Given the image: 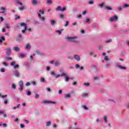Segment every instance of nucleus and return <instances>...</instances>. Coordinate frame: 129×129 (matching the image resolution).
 I'll use <instances>...</instances> for the list:
<instances>
[{
    "label": "nucleus",
    "instance_id": "f257e3e1",
    "mask_svg": "<svg viewBox=\"0 0 129 129\" xmlns=\"http://www.w3.org/2000/svg\"><path fill=\"white\" fill-rule=\"evenodd\" d=\"M19 25L21 27H24V29L22 30V33L23 34H24V33H26V31H27V24L25 23H20Z\"/></svg>",
    "mask_w": 129,
    "mask_h": 129
},
{
    "label": "nucleus",
    "instance_id": "f03ea898",
    "mask_svg": "<svg viewBox=\"0 0 129 129\" xmlns=\"http://www.w3.org/2000/svg\"><path fill=\"white\" fill-rule=\"evenodd\" d=\"M19 90H20V92H22L23 89H24V82H23V81H20L19 82Z\"/></svg>",
    "mask_w": 129,
    "mask_h": 129
},
{
    "label": "nucleus",
    "instance_id": "7ed1b4c3",
    "mask_svg": "<svg viewBox=\"0 0 129 129\" xmlns=\"http://www.w3.org/2000/svg\"><path fill=\"white\" fill-rule=\"evenodd\" d=\"M56 12H65V11H66V8L63 7V8H62L61 6H58L56 8Z\"/></svg>",
    "mask_w": 129,
    "mask_h": 129
},
{
    "label": "nucleus",
    "instance_id": "20e7f679",
    "mask_svg": "<svg viewBox=\"0 0 129 129\" xmlns=\"http://www.w3.org/2000/svg\"><path fill=\"white\" fill-rule=\"evenodd\" d=\"M117 20H118V17H117V16H114L109 19V21L110 22H114L115 21H117Z\"/></svg>",
    "mask_w": 129,
    "mask_h": 129
},
{
    "label": "nucleus",
    "instance_id": "39448f33",
    "mask_svg": "<svg viewBox=\"0 0 129 129\" xmlns=\"http://www.w3.org/2000/svg\"><path fill=\"white\" fill-rule=\"evenodd\" d=\"M6 54L8 56H10L12 54V50L10 48H7L6 49Z\"/></svg>",
    "mask_w": 129,
    "mask_h": 129
},
{
    "label": "nucleus",
    "instance_id": "423d86ee",
    "mask_svg": "<svg viewBox=\"0 0 129 129\" xmlns=\"http://www.w3.org/2000/svg\"><path fill=\"white\" fill-rule=\"evenodd\" d=\"M38 18H39L40 21H42V22H44L45 21V17H42V15H41V14L38 13Z\"/></svg>",
    "mask_w": 129,
    "mask_h": 129
},
{
    "label": "nucleus",
    "instance_id": "0eeeda50",
    "mask_svg": "<svg viewBox=\"0 0 129 129\" xmlns=\"http://www.w3.org/2000/svg\"><path fill=\"white\" fill-rule=\"evenodd\" d=\"M116 67L117 68H119V69H121L122 70H126V67H122L121 65H117Z\"/></svg>",
    "mask_w": 129,
    "mask_h": 129
},
{
    "label": "nucleus",
    "instance_id": "6e6552de",
    "mask_svg": "<svg viewBox=\"0 0 129 129\" xmlns=\"http://www.w3.org/2000/svg\"><path fill=\"white\" fill-rule=\"evenodd\" d=\"M43 103L44 104H46L47 103H51L53 104H56V102L52 101H44Z\"/></svg>",
    "mask_w": 129,
    "mask_h": 129
},
{
    "label": "nucleus",
    "instance_id": "1a4fd4ad",
    "mask_svg": "<svg viewBox=\"0 0 129 129\" xmlns=\"http://www.w3.org/2000/svg\"><path fill=\"white\" fill-rule=\"evenodd\" d=\"M31 44L30 43H27L25 46V49L26 50H31Z\"/></svg>",
    "mask_w": 129,
    "mask_h": 129
},
{
    "label": "nucleus",
    "instance_id": "9d476101",
    "mask_svg": "<svg viewBox=\"0 0 129 129\" xmlns=\"http://www.w3.org/2000/svg\"><path fill=\"white\" fill-rule=\"evenodd\" d=\"M3 41H6V38L4 36L0 38V45H3Z\"/></svg>",
    "mask_w": 129,
    "mask_h": 129
},
{
    "label": "nucleus",
    "instance_id": "9b49d317",
    "mask_svg": "<svg viewBox=\"0 0 129 129\" xmlns=\"http://www.w3.org/2000/svg\"><path fill=\"white\" fill-rule=\"evenodd\" d=\"M14 74L16 77H20V73L19 72V71H15L14 72Z\"/></svg>",
    "mask_w": 129,
    "mask_h": 129
},
{
    "label": "nucleus",
    "instance_id": "f8f14e48",
    "mask_svg": "<svg viewBox=\"0 0 129 129\" xmlns=\"http://www.w3.org/2000/svg\"><path fill=\"white\" fill-rule=\"evenodd\" d=\"M32 5L33 6H37V5H38V1L37 0H32Z\"/></svg>",
    "mask_w": 129,
    "mask_h": 129
},
{
    "label": "nucleus",
    "instance_id": "ddd939ff",
    "mask_svg": "<svg viewBox=\"0 0 129 129\" xmlns=\"http://www.w3.org/2000/svg\"><path fill=\"white\" fill-rule=\"evenodd\" d=\"M74 58L77 61H80V56H79L78 55H75Z\"/></svg>",
    "mask_w": 129,
    "mask_h": 129
},
{
    "label": "nucleus",
    "instance_id": "4468645a",
    "mask_svg": "<svg viewBox=\"0 0 129 129\" xmlns=\"http://www.w3.org/2000/svg\"><path fill=\"white\" fill-rule=\"evenodd\" d=\"M76 68H77V69H78V68H80V70H83V69H84L83 67H80V66H79V64H76Z\"/></svg>",
    "mask_w": 129,
    "mask_h": 129
},
{
    "label": "nucleus",
    "instance_id": "2eb2a0df",
    "mask_svg": "<svg viewBox=\"0 0 129 129\" xmlns=\"http://www.w3.org/2000/svg\"><path fill=\"white\" fill-rule=\"evenodd\" d=\"M59 72L61 73V77H63V76H66V74L63 72L62 70H60Z\"/></svg>",
    "mask_w": 129,
    "mask_h": 129
},
{
    "label": "nucleus",
    "instance_id": "dca6fc26",
    "mask_svg": "<svg viewBox=\"0 0 129 129\" xmlns=\"http://www.w3.org/2000/svg\"><path fill=\"white\" fill-rule=\"evenodd\" d=\"M50 24H51V26H54V25H55L56 24V21H55L54 20H50Z\"/></svg>",
    "mask_w": 129,
    "mask_h": 129
},
{
    "label": "nucleus",
    "instance_id": "f3484780",
    "mask_svg": "<svg viewBox=\"0 0 129 129\" xmlns=\"http://www.w3.org/2000/svg\"><path fill=\"white\" fill-rule=\"evenodd\" d=\"M66 39L68 40V41L71 42V41L73 39V37L68 36L66 38Z\"/></svg>",
    "mask_w": 129,
    "mask_h": 129
},
{
    "label": "nucleus",
    "instance_id": "a211bd4d",
    "mask_svg": "<svg viewBox=\"0 0 129 129\" xmlns=\"http://www.w3.org/2000/svg\"><path fill=\"white\" fill-rule=\"evenodd\" d=\"M13 50H14V51H15L16 52H19L20 51V48H19L18 47H13Z\"/></svg>",
    "mask_w": 129,
    "mask_h": 129
},
{
    "label": "nucleus",
    "instance_id": "6ab92c4d",
    "mask_svg": "<svg viewBox=\"0 0 129 129\" xmlns=\"http://www.w3.org/2000/svg\"><path fill=\"white\" fill-rule=\"evenodd\" d=\"M61 63H60V61H55L54 63L55 66L57 67V66H59Z\"/></svg>",
    "mask_w": 129,
    "mask_h": 129
},
{
    "label": "nucleus",
    "instance_id": "aec40b11",
    "mask_svg": "<svg viewBox=\"0 0 129 129\" xmlns=\"http://www.w3.org/2000/svg\"><path fill=\"white\" fill-rule=\"evenodd\" d=\"M71 98V95H70V94L64 95V98L67 99V98Z\"/></svg>",
    "mask_w": 129,
    "mask_h": 129
},
{
    "label": "nucleus",
    "instance_id": "412c9836",
    "mask_svg": "<svg viewBox=\"0 0 129 129\" xmlns=\"http://www.w3.org/2000/svg\"><path fill=\"white\" fill-rule=\"evenodd\" d=\"M66 76V77H65L66 82H68V81H69V79H70V78H69L68 77V76H67V75H66V76Z\"/></svg>",
    "mask_w": 129,
    "mask_h": 129
},
{
    "label": "nucleus",
    "instance_id": "4be33fe9",
    "mask_svg": "<svg viewBox=\"0 0 129 129\" xmlns=\"http://www.w3.org/2000/svg\"><path fill=\"white\" fill-rule=\"evenodd\" d=\"M62 31H64V29H60V30H57L56 31V33H58L59 34V35H61V34H62Z\"/></svg>",
    "mask_w": 129,
    "mask_h": 129
},
{
    "label": "nucleus",
    "instance_id": "5701e85b",
    "mask_svg": "<svg viewBox=\"0 0 129 129\" xmlns=\"http://www.w3.org/2000/svg\"><path fill=\"white\" fill-rule=\"evenodd\" d=\"M76 39V37H73V39H72V41L71 42H74V43H76L77 41H76L75 39Z\"/></svg>",
    "mask_w": 129,
    "mask_h": 129
},
{
    "label": "nucleus",
    "instance_id": "b1692460",
    "mask_svg": "<svg viewBox=\"0 0 129 129\" xmlns=\"http://www.w3.org/2000/svg\"><path fill=\"white\" fill-rule=\"evenodd\" d=\"M87 96H88V94L87 93H83L82 95V97H87Z\"/></svg>",
    "mask_w": 129,
    "mask_h": 129
},
{
    "label": "nucleus",
    "instance_id": "393cba45",
    "mask_svg": "<svg viewBox=\"0 0 129 129\" xmlns=\"http://www.w3.org/2000/svg\"><path fill=\"white\" fill-rule=\"evenodd\" d=\"M5 59L6 61H10L11 60H13V58L12 57H5Z\"/></svg>",
    "mask_w": 129,
    "mask_h": 129
},
{
    "label": "nucleus",
    "instance_id": "a878e982",
    "mask_svg": "<svg viewBox=\"0 0 129 129\" xmlns=\"http://www.w3.org/2000/svg\"><path fill=\"white\" fill-rule=\"evenodd\" d=\"M46 4H47V5H52V1L47 0Z\"/></svg>",
    "mask_w": 129,
    "mask_h": 129
},
{
    "label": "nucleus",
    "instance_id": "bb28decb",
    "mask_svg": "<svg viewBox=\"0 0 129 129\" xmlns=\"http://www.w3.org/2000/svg\"><path fill=\"white\" fill-rule=\"evenodd\" d=\"M84 22H85V23H89V22H90V19L86 18L85 20H84Z\"/></svg>",
    "mask_w": 129,
    "mask_h": 129
},
{
    "label": "nucleus",
    "instance_id": "cd10ccee",
    "mask_svg": "<svg viewBox=\"0 0 129 129\" xmlns=\"http://www.w3.org/2000/svg\"><path fill=\"white\" fill-rule=\"evenodd\" d=\"M104 120L105 121V123H107V117H106V116H104Z\"/></svg>",
    "mask_w": 129,
    "mask_h": 129
},
{
    "label": "nucleus",
    "instance_id": "c85d7f7f",
    "mask_svg": "<svg viewBox=\"0 0 129 129\" xmlns=\"http://www.w3.org/2000/svg\"><path fill=\"white\" fill-rule=\"evenodd\" d=\"M123 8L124 9H126V8H129V5L128 4H124L123 6Z\"/></svg>",
    "mask_w": 129,
    "mask_h": 129
},
{
    "label": "nucleus",
    "instance_id": "c756f323",
    "mask_svg": "<svg viewBox=\"0 0 129 129\" xmlns=\"http://www.w3.org/2000/svg\"><path fill=\"white\" fill-rule=\"evenodd\" d=\"M106 9L108 11H111V10H112V8H111L109 6H107L106 7Z\"/></svg>",
    "mask_w": 129,
    "mask_h": 129
},
{
    "label": "nucleus",
    "instance_id": "7c9ffc66",
    "mask_svg": "<svg viewBox=\"0 0 129 129\" xmlns=\"http://www.w3.org/2000/svg\"><path fill=\"white\" fill-rule=\"evenodd\" d=\"M16 3L18 5H20V6H23V3H22V2H20L19 1H16Z\"/></svg>",
    "mask_w": 129,
    "mask_h": 129
},
{
    "label": "nucleus",
    "instance_id": "2f4dec72",
    "mask_svg": "<svg viewBox=\"0 0 129 129\" xmlns=\"http://www.w3.org/2000/svg\"><path fill=\"white\" fill-rule=\"evenodd\" d=\"M1 96L2 98H5V97H8V95H2V94H0V97Z\"/></svg>",
    "mask_w": 129,
    "mask_h": 129
},
{
    "label": "nucleus",
    "instance_id": "473e14b6",
    "mask_svg": "<svg viewBox=\"0 0 129 129\" xmlns=\"http://www.w3.org/2000/svg\"><path fill=\"white\" fill-rule=\"evenodd\" d=\"M99 6L100 7V8H103V7H104V3H102L100 4H99Z\"/></svg>",
    "mask_w": 129,
    "mask_h": 129
},
{
    "label": "nucleus",
    "instance_id": "72a5a7b5",
    "mask_svg": "<svg viewBox=\"0 0 129 129\" xmlns=\"http://www.w3.org/2000/svg\"><path fill=\"white\" fill-rule=\"evenodd\" d=\"M69 26V22L66 21V24L64 25V27H68Z\"/></svg>",
    "mask_w": 129,
    "mask_h": 129
},
{
    "label": "nucleus",
    "instance_id": "f704fd0d",
    "mask_svg": "<svg viewBox=\"0 0 129 129\" xmlns=\"http://www.w3.org/2000/svg\"><path fill=\"white\" fill-rule=\"evenodd\" d=\"M82 108L86 110H88V108L86 105H83Z\"/></svg>",
    "mask_w": 129,
    "mask_h": 129
},
{
    "label": "nucleus",
    "instance_id": "c9c22d12",
    "mask_svg": "<svg viewBox=\"0 0 129 129\" xmlns=\"http://www.w3.org/2000/svg\"><path fill=\"white\" fill-rule=\"evenodd\" d=\"M105 67V68H109V67H110V63H107Z\"/></svg>",
    "mask_w": 129,
    "mask_h": 129
},
{
    "label": "nucleus",
    "instance_id": "e433bc0d",
    "mask_svg": "<svg viewBox=\"0 0 129 129\" xmlns=\"http://www.w3.org/2000/svg\"><path fill=\"white\" fill-rule=\"evenodd\" d=\"M59 18L60 19H62V20H64V15L63 14H60L59 15Z\"/></svg>",
    "mask_w": 129,
    "mask_h": 129
},
{
    "label": "nucleus",
    "instance_id": "4c0bfd02",
    "mask_svg": "<svg viewBox=\"0 0 129 129\" xmlns=\"http://www.w3.org/2000/svg\"><path fill=\"white\" fill-rule=\"evenodd\" d=\"M104 60H105V61H109V58H108V56H105Z\"/></svg>",
    "mask_w": 129,
    "mask_h": 129
},
{
    "label": "nucleus",
    "instance_id": "58836bf2",
    "mask_svg": "<svg viewBox=\"0 0 129 129\" xmlns=\"http://www.w3.org/2000/svg\"><path fill=\"white\" fill-rule=\"evenodd\" d=\"M19 10H20V11H24V10H25V7H19Z\"/></svg>",
    "mask_w": 129,
    "mask_h": 129
},
{
    "label": "nucleus",
    "instance_id": "ea45409f",
    "mask_svg": "<svg viewBox=\"0 0 129 129\" xmlns=\"http://www.w3.org/2000/svg\"><path fill=\"white\" fill-rule=\"evenodd\" d=\"M117 10H118L119 12H121V11H122V8L121 7H117Z\"/></svg>",
    "mask_w": 129,
    "mask_h": 129
},
{
    "label": "nucleus",
    "instance_id": "a19ab883",
    "mask_svg": "<svg viewBox=\"0 0 129 129\" xmlns=\"http://www.w3.org/2000/svg\"><path fill=\"white\" fill-rule=\"evenodd\" d=\"M50 74L52 76H55L56 75L55 72H51Z\"/></svg>",
    "mask_w": 129,
    "mask_h": 129
},
{
    "label": "nucleus",
    "instance_id": "79ce46f5",
    "mask_svg": "<svg viewBox=\"0 0 129 129\" xmlns=\"http://www.w3.org/2000/svg\"><path fill=\"white\" fill-rule=\"evenodd\" d=\"M15 64H16V61H12L10 65L11 66H14Z\"/></svg>",
    "mask_w": 129,
    "mask_h": 129
},
{
    "label": "nucleus",
    "instance_id": "37998d69",
    "mask_svg": "<svg viewBox=\"0 0 129 129\" xmlns=\"http://www.w3.org/2000/svg\"><path fill=\"white\" fill-rule=\"evenodd\" d=\"M20 16H19V15H15V19H16V20H18V19H20Z\"/></svg>",
    "mask_w": 129,
    "mask_h": 129
},
{
    "label": "nucleus",
    "instance_id": "c03bdc74",
    "mask_svg": "<svg viewBox=\"0 0 129 129\" xmlns=\"http://www.w3.org/2000/svg\"><path fill=\"white\" fill-rule=\"evenodd\" d=\"M111 42H112V40H111V39H108V40L106 41V43H111Z\"/></svg>",
    "mask_w": 129,
    "mask_h": 129
},
{
    "label": "nucleus",
    "instance_id": "a18cd8bd",
    "mask_svg": "<svg viewBox=\"0 0 129 129\" xmlns=\"http://www.w3.org/2000/svg\"><path fill=\"white\" fill-rule=\"evenodd\" d=\"M49 125H51L50 121H48V122H46V126H49Z\"/></svg>",
    "mask_w": 129,
    "mask_h": 129
},
{
    "label": "nucleus",
    "instance_id": "49530a36",
    "mask_svg": "<svg viewBox=\"0 0 129 129\" xmlns=\"http://www.w3.org/2000/svg\"><path fill=\"white\" fill-rule=\"evenodd\" d=\"M74 57L73 56H68V59H70L71 60H72L74 59Z\"/></svg>",
    "mask_w": 129,
    "mask_h": 129
},
{
    "label": "nucleus",
    "instance_id": "de8ad7c7",
    "mask_svg": "<svg viewBox=\"0 0 129 129\" xmlns=\"http://www.w3.org/2000/svg\"><path fill=\"white\" fill-rule=\"evenodd\" d=\"M84 85H85V86L88 87V86H89V85H90V84H89V83H85L84 84Z\"/></svg>",
    "mask_w": 129,
    "mask_h": 129
},
{
    "label": "nucleus",
    "instance_id": "09e8293b",
    "mask_svg": "<svg viewBox=\"0 0 129 129\" xmlns=\"http://www.w3.org/2000/svg\"><path fill=\"white\" fill-rule=\"evenodd\" d=\"M18 29H19V25H16L14 27V30H18Z\"/></svg>",
    "mask_w": 129,
    "mask_h": 129
},
{
    "label": "nucleus",
    "instance_id": "8fccbe9b",
    "mask_svg": "<svg viewBox=\"0 0 129 129\" xmlns=\"http://www.w3.org/2000/svg\"><path fill=\"white\" fill-rule=\"evenodd\" d=\"M20 56H21V57H22L23 58L26 57V55H25L24 54H23V53H21L20 54Z\"/></svg>",
    "mask_w": 129,
    "mask_h": 129
},
{
    "label": "nucleus",
    "instance_id": "3c124183",
    "mask_svg": "<svg viewBox=\"0 0 129 129\" xmlns=\"http://www.w3.org/2000/svg\"><path fill=\"white\" fill-rule=\"evenodd\" d=\"M86 14H87V11H85L82 12V15H86Z\"/></svg>",
    "mask_w": 129,
    "mask_h": 129
},
{
    "label": "nucleus",
    "instance_id": "603ef678",
    "mask_svg": "<svg viewBox=\"0 0 129 129\" xmlns=\"http://www.w3.org/2000/svg\"><path fill=\"white\" fill-rule=\"evenodd\" d=\"M89 5H93L94 4V2L93 1H90L88 2Z\"/></svg>",
    "mask_w": 129,
    "mask_h": 129
},
{
    "label": "nucleus",
    "instance_id": "864d4df0",
    "mask_svg": "<svg viewBox=\"0 0 129 129\" xmlns=\"http://www.w3.org/2000/svg\"><path fill=\"white\" fill-rule=\"evenodd\" d=\"M1 10L2 11H7V9H6V8L4 7H1Z\"/></svg>",
    "mask_w": 129,
    "mask_h": 129
},
{
    "label": "nucleus",
    "instance_id": "5fc2aeb1",
    "mask_svg": "<svg viewBox=\"0 0 129 129\" xmlns=\"http://www.w3.org/2000/svg\"><path fill=\"white\" fill-rule=\"evenodd\" d=\"M12 87L13 88H14V89H16V88L17 87V86H16V85H15V84H13Z\"/></svg>",
    "mask_w": 129,
    "mask_h": 129
},
{
    "label": "nucleus",
    "instance_id": "6e6d98bb",
    "mask_svg": "<svg viewBox=\"0 0 129 129\" xmlns=\"http://www.w3.org/2000/svg\"><path fill=\"white\" fill-rule=\"evenodd\" d=\"M19 67L20 66H19V64H16L14 66V69H17V68H19Z\"/></svg>",
    "mask_w": 129,
    "mask_h": 129
},
{
    "label": "nucleus",
    "instance_id": "4d7b16f0",
    "mask_svg": "<svg viewBox=\"0 0 129 129\" xmlns=\"http://www.w3.org/2000/svg\"><path fill=\"white\" fill-rule=\"evenodd\" d=\"M41 82H45V79L44 78H41Z\"/></svg>",
    "mask_w": 129,
    "mask_h": 129
},
{
    "label": "nucleus",
    "instance_id": "13d9d810",
    "mask_svg": "<svg viewBox=\"0 0 129 129\" xmlns=\"http://www.w3.org/2000/svg\"><path fill=\"white\" fill-rule=\"evenodd\" d=\"M38 97H40V95H39V94H35V98L38 99Z\"/></svg>",
    "mask_w": 129,
    "mask_h": 129
},
{
    "label": "nucleus",
    "instance_id": "bf43d9fd",
    "mask_svg": "<svg viewBox=\"0 0 129 129\" xmlns=\"http://www.w3.org/2000/svg\"><path fill=\"white\" fill-rule=\"evenodd\" d=\"M39 13L41 14V15H44V11H42L41 10H39Z\"/></svg>",
    "mask_w": 129,
    "mask_h": 129
},
{
    "label": "nucleus",
    "instance_id": "052dcab7",
    "mask_svg": "<svg viewBox=\"0 0 129 129\" xmlns=\"http://www.w3.org/2000/svg\"><path fill=\"white\" fill-rule=\"evenodd\" d=\"M20 126L21 128H24V127H25V125L24 124H21Z\"/></svg>",
    "mask_w": 129,
    "mask_h": 129
},
{
    "label": "nucleus",
    "instance_id": "680f3d73",
    "mask_svg": "<svg viewBox=\"0 0 129 129\" xmlns=\"http://www.w3.org/2000/svg\"><path fill=\"white\" fill-rule=\"evenodd\" d=\"M55 60H52L50 62V64H55Z\"/></svg>",
    "mask_w": 129,
    "mask_h": 129
},
{
    "label": "nucleus",
    "instance_id": "e2e57ef3",
    "mask_svg": "<svg viewBox=\"0 0 129 129\" xmlns=\"http://www.w3.org/2000/svg\"><path fill=\"white\" fill-rule=\"evenodd\" d=\"M31 92H30V91H28V92L27 93V95L30 96V95H31Z\"/></svg>",
    "mask_w": 129,
    "mask_h": 129
},
{
    "label": "nucleus",
    "instance_id": "0e129e2a",
    "mask_svg": "<svg viewBox=\"0 0 129 129\" xmlns=\"http://www.w3.org/2000/svg\"><path fill=\"white\" fill-rule=\"evenodd\" d=\"M94 80H98L99 78H98V77L96 76V77H94Z\"/></svg>",
    "mask_w": 129,
    "mask_h": 129
},
{
    "label": "nucleus",
    "instance_id": "69168bd1",
    "mask_svg": "<svg viewBox=\"0 0 129 129\" xmlns=\"http://www.w3.org/2000/svg\"><path fill=\"white\" fill-rule=\"evenodd\" d=\"M24 121L26 122L27 124H28V123H29V120L26 119L24 120Z\"/></svg>",
    "mask_w": 129,
    "mask_h": 129
},
{
    "label": "nucleus",
    "instance_id": "338daca9",
    "mask_svg": "<svg viewBox=\"0 0 129 129\" xmlns=\"http://www.w3.org/2000/svg\"><path fill=\"white\" fill-rule=\"evenodd\" d=\"M8 100H6L5 101H4V104H8Z\"/></svg>",
    "mask_w": 129,
    "mask_h": 129
},
{
    "label": "nucleus",
    "instance_id": "774afa93",
    "mask_svg": "<svg viewBox=\"0 0 129 129\" xmlns=\"http://www.w3.org/2000/svg\"><path fill=\"white\" fill-rule=\"evenodd\" d=\"M1 71L2 72H5V69H4V68L1 69Z\"/></svg>",
    "mask_w": 129,
    "mask_h": 129
}]
</instances>
